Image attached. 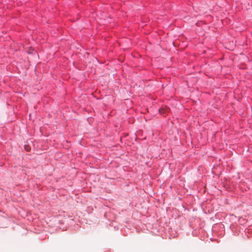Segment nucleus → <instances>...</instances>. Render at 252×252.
<instances>
[{"mask_svg": "<svg viewBox=\"0 0 252 252\" xmlns=\"http://www.w3.org/2000/svg\"><path fill=\"white\" fill-rule=\"evenodd\" d=\"M169 109L168 107L160 109L159 112L161 114L166 115L169 112Z\"/></svg>", "mask_w": 252, "mask_h": 252, "instance_id": "nucleus-1", "label": "nucleus"}, {"mask_svg": "<svg viewBox=\"0 0 252 252\" xmlns=\"http://www.w3.org/2000/svg\"><path fill=\"white\" fill-rule=\"evenodd\" d=\"M25 149L26 150H27V151H30V149L29 147H25Z\"/></svg>", "mask_w": 252, "mask_h": 252, "instance_id": "nucleus-2", "label": "nucleus"}]
</instances>
